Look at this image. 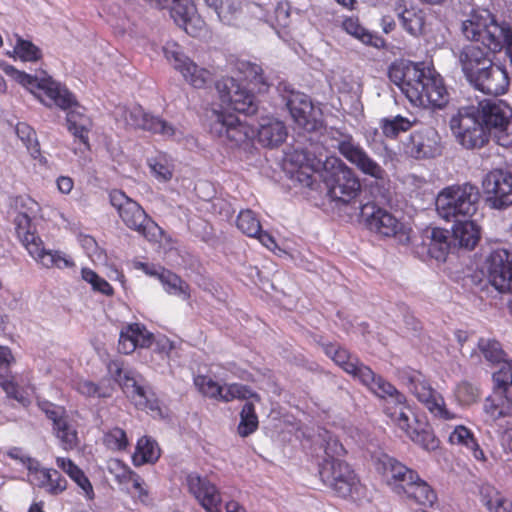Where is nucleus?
I'll use <instances>...</instances> for the list:
<instances>
[{
  "label": "nucleus",
  "mask_w": 512,
  "mask_h": 512,
  "mask_svg": "<svg viewBox=\"0 0 512 512\" xmlns=\"http://www.w3.org/2000/svg\"><path fill=\"white\" fill-rule=\"evenodd\" d=\"M108 372L122 387L127 396L135 401L136 405L142 406L145 404L146 392L140 385V376L135 371L124 368L123 364L119 361H111L108 364Z\"/></svg>",
  "instance_id": "25"
},
{
  "label": "nucleus",
  "mask_w": 512,
  "mask_h": 512,
  "mask_svg": "<svg viewBox=\"0 0 512 512\" xmlns=\"http://www.w3.org/2000/svg\"><path fill=\"white\" fill-rule=\"evenodd\" d=\"M403 383L409 391L425 405L435 417L443 420H451L456 416L445 405L444 398L433 389L426 377L419 371L407 370L401 375Z\"/></svg>",
  "instance_id": "13"
},
{
  "label": "nucleus",
  "mask_w": 512,
  "mask_h": 512,
  "mask_svg": "<svg viewBox=\"0 0 512 512\" xmlns=\"http://www.w3.org/2000/svg\"><path fill=\"white\" fill-rule=\"evenodd\" d=\"M449 128L456 142L465 149L481 148L490 137L474 105L459 107L450 117Z\"/></svg>",
  "instance_id": "7"
},
{
  "label": "nucleus",
  "mask_w": 512,
  "mask_h": 512,
  "mask_svg": "<svg viewBox=\"0 0 512 512\" xmlns=\"http://www.w3.org/2000/svg\"><path fill=\"white\" fill-rule=\"evenodd\" d=\"M189 492L207 512H220L221 495L207 477L191 473L186 477Z\"/></svg>",
  "instance_id": "24"
},
{
  "label": "nucleus",
  "mask_w": 512,
  "mask_h": 512,
  "mask_svg": "<svg viewBox=\"0 0 512 512\" xmlns=\"http://www.w3.org/2000/svg\"><path fill=\"white\" fill-rule=\"evenodd\" d=\"M323 438V448L325 452L324 459H340L339 457L345 453L343 445L330 432L324 431L320 435Z\"/></svg>",
  "instance_id": "57"
},
{
  "label": "nucleus",
  "mask_w": 512,
  "mask_h": 512,
  "mask_svg": "<svg viewBox=\"0 0 512 512\" xmlns=\"http://www.w3.org/2000/svg\"><path fill=\"white\" fill-rule=\"evenodd\" d=\"M480 496L482 503L490 511L494 505L499 504L503 497L500 493L490 485H482L480 488Z\"/></svg>",
  "instance_id": "61"
},
{
  "label": "nucleus",
  "mask_w": 512,
  "mask_h": 512,
  "mask_svg": "<svg viewBox=\"0 0 512 512\" xmlns=\"http://www.w3.org/2000/svg\"><path fill=\"white\" fill-rule=\"evenodd\" d=\"M388 76L414 106L441 109L449 101L442 79L426 70L423 63L395 62L389 67Z\"/></svg>",
  "instance_id": "2"
},
{
  "label": "nucleus",
  "mask_w": 512,
  "mask_h": 512,
  "mask_svg": "<svg viewBox=\"0 0 512 512\" xmlns=\"http://www.w3.org/2000/svg\"><path fill=\"white\" fill-rule=\"evenodd\" d=\"M15 133L17 137L22 141V143L26 146L30 155L37 159L40 152V144L36 137V132L34 129L29 126L27 123L18 122L15 126Z\"/></svg>",
  "instance_id": "45"
},
{
  "label": "nucleus",
  "mask_w": 512,
  "mask_h": 512,
  "mask_svg": "<svg viewBox=\"0 0 512 512\" xmlns=\"http://www.w3.org/2000/svg\"><path fill=\"white\" fill-rule=\"evenodd\" d=\"M4 72L12 79L29 89L42 103L51 107L55 105L63 110H68V130L83 143L88 141V132L92 126L91 119L85 113V108L80 106L75 96L59 82L50 76L38 78L19 71L10 65H2Z\"/></svg>",
  "instance_id": "1"
},
{
  "label": "nucleus",
  "mask_w": 512,
  "mask_h": 512,
  "mask_svg": "<svg viewBox=\"0 0 512 512\" xmlns=\"http://www.w3.org/2000/svg\"><path fill=\"white\" fill-rule=\"evenodd\" d=\"M13 54L24 61H36L40 58L41 52L32 42L17 37V44L13 49Z\"/></svg>",
  "instance_id": "54"
},
{
  "label": "nucleus",
  "mask_w": 512,
  "mask_h": 512,
  "mask_svg": "<svg viewBox=\"0 0 512 512\" xmlns=\"http://www.w3.org/2000/svg\"><path fill=\"white\" fill-rule=\"evenodd\" d=\"M477 347L480 354L492 365L500 364L506 359V353L495 339L480 338Z\"/></svg>",
  "instance_id": "43"
},
{
  "label": "nucleus",
  "mask_w": 512,
  "mask_h": 512,
  "mask_svg": "<svg viewBox=\"0 0 512 512\" xmlns=\"http://www.w3.org/2000/svg\"><path fill=\"white\" fill-rule=\"evenodd\" d=\"M480 227L471 218L455 221L451 243L455 249L473 250L480 240Z\"/></svg>",
  "instance_id": "30"
},
{
  "label": "nucleus",
  "mask_w": 512,
  "mask_h": 512,
  "mask_svg": "<svg viewBox=\"0 0 512 512\" xmlns=\"http://www.w3.org/2000/svg\"><path fill=\"white\" fill-rule=\"evenodd\" d=\"M500 364L501 368L493 374L495 389L508 391V387L512 385V362L505 359Z\"/></svg>",
  "instance_id": "60"
},
{
  "label": "nucleus",
  "mask_w": 512,
  "mask_h": 512,
  "mask_svg": "<svg viewBox=\"0 0 512 512\" xmlns=\"http://www.w3.org/2000/svg\"><path fill=\"white\" fill-rule=\"evenodd\" d=\"M365 386L378 398L384 401L383 410L390 407L391 410L403 409L406 404V397L393 384L382 376L373 374V379Z\"/></svg>",
  "instance_id": "29"
},
{
  "label": "nucleus",
  "mask_w": 512,
  "mask_h": 512,
  "mask_svg": "<svg viewBox=\"0 0 512 512\" xmlns=\"http://www.w3.org/2000/svg\"><path fill=\"white\" fill-rule=\"evenodd\" d=\"M122 477L133 483V487L138 490H143L142 480L139 475L127 467H123Z\"/></svg>",
  "instance_id": "64"
},
{
  "label": "nucleus",
  "mask_w": 512,
  "mask_h": 512,
  "mask_svg": "<svg viewBox=\"0 0 512 512\" xmlns=\"http://www.w3.org/2000/svg\"><path fill=\"white\" fill-rule=\"evenodd\" d=\"M489 136L503 147L512 146V107L504 100L485 99L475 106Z\"/></svg>",
  "instance_id": "11"
},
{
  "label": "nucleus",
  "mask_w": 512,
  "mask_h": 512,
  "mask_svg": "<svg viewBox=\"0 0 512 512\" xmlns=\"http://www.w3.org/2000/svg\"><path fill=\"white\" fill-rule=\"evenodd\" d=\"M403 494H405L409 500L425 508L432 507L437 500V495L434 490L419 476L418 480L413 481Z\"/></svg>",
  "instance_id": "36"
},
{
  "label": "nucleus",
  "mask_w": 512,
  "mask_h": 512,
  "mask_svg": "<svg viewBox=\"0 0 512 512\" xmlns=\"http://www.w3.org/2000/svg\"><path fill=\"white\" fill-rule=\"evenodd\" d=\"M152 334L144 326L134 323L122 328L120 332L118 350L123 354L134 352L137 347L147 348L152 344Z\"/></svg>",
  "instance_id": "31"
},
{
  "label": "nucleus",
  "mask_w": 512,
  "mask_h": 512,
  "mask_svg": "<svg viewBox=\"0 0 512 512\" xmlns=\"http://www.w3.org/2000/svg\"><path fill=\"white\" fill-rule=\"evenodd\" d=\"M283 92L282 99L295 123L304 130L317 131L322 127L321 111L313 106L310 98L299 91L281 83L278 87Z\"/></svg>",
  "instance_id": "14"
},
{
  "label": "nucleus",
  "mask_w": 512,
  "mask_h": 512,
  "mask_svg": "<svg viewBox=\"0 0 512 512\" xmlns=\"http://www.w3.org/2000/svg\"><path fill=\"white\" fill-rule=\"evenodd\" d=\"M204 2L216 13L219 21L226 25L234 24L242 13V0H204Z\"/></svg>",
  "instance_id": "35"
},
{
  "label": "nucleus",
  "mask_w": 512,
  "mask_h": 512,
  "mask_svg": "<svg viewBox=\"0 0 512 512\" xmlns=\"http://www.w3.org/2000/svg\"><path fill=\"white\" fill-rule=\"evenodd\" d=\"M57 466L62 469L77 485L85 492L89 499L94 496L93 487L84 472L76 466L70 459L58 457Z\"/></svg>",
  "instance_id": "40"
},
{
  "label": "nucleus",
  "mask_w": 512,
  "mask_h": 512,
  "mask_svg": "<svg viewBox=\"0 0 512 512\" xmlns=\"http://www.w3.org/2000/svg\"><path fill=\"white\" fill-rule=\"evenodd\" d=\"M288 132L285 124L273 117L261 119L257 131V140L267 148L280 146L287 138Z\"/></svg>",
  "instance_id": "32"
},
{
  "label": "nucleus",
  "mask_w": 512,
  "mask_h": 512,
  "mask_svg": "<svg viewBox=\"0 0 512 512\" xmlns=\"http://www.w3.org/2000/svg\"><path fill=\"white\" fill-rule=\"evenodd\" d=\"M275 22L280 26H287L289 19V5L287 2L279 1L274 6Z\"/></svg>",
  "instance_id": "63"
},
{
  "label": "nucleus",
  "mask_w": 512,
  "mask_h": 512,
  "mask_svg": "<svg viewBox=\"0 0 512 512\" xmlns=\"http://www.w3.org/2000/svg\"><path fill=\"white\" fill-rule=\"evenodd\" d=\"M485 202L495 210H504L512 205V172L494 169L482 180Z\"/></svg>",
  "instance_id": "17"
},
{
  "label": "nucleus",
  "mask_w": 512,
  "mask_h": 512,
  "mask_svg": "<svg viewBox=\"0 0 512 512\" xmlns=\"http://www.w3.org/2000/svg\"><path fill=\"white\" fill-rule=\"evenodd\" d=\"M415 444L427 451H434L439 447V441L429 429L412 428L406 434Z\"/></svg>",
  "instance_id": "49"
},
{
  "label": "nucleus",
  "mask_w": 512,
  "mask_h": 512,
  "mask_svg": "<svg viewBox=\"0 0 512 512\" xmlns=\"http://www.w3.org/2000/svg\"><path fill=\"white\" fill-rule=\"evenodd\" d=\"M322 482L340 497L347 498L357 491L359 480L351 467L341 459H323L319 465Z\"/></svg>",
  "instance_id": "15"
},
{
  "label": "nucleus",
  "mask_w": 512,
  "mask_h": 512,
  "mask_svg": "<svg viewBox=\"0 0 512 512\" xmlns=\"http://www.w3.org/2000/svg\"><path fill=\"white\" fill-rule=\"evenodd\" d=\"M127 125L161 134L164 137H174L176 130L165 120L146 113L141 106H134L125 111L124 115Z\"/></svg>",
  "instance_id": "26"
},
{
  "label": "nucleus",
  "mask_w": 512,
  "mask_h": 512,
  "mask_svg": "<svg viewBox=\"0 0 512 512\" xmlns=\"http://www.w3.org/2000/svg\"><path fill=\"white\" fill-rule=\"evenodd\" d=\"M160 282L165 291L169 294L179 296L183 300H188L190 298L189 285L170 270H166L160 274Z\"/></svg>",
  "instance_id": "42"
},
{
  "label": "nucleus",
  "mask_w": 512,
  "mask_h": 512,
  "mask_svg": "<svg viewBox=\"0 0 512 512\" xmlns=\"http://www.w3.org/2000/svg\"><path fill=\"white\" fill-rule=\"evenodd\" d=\"M163 53L174 69L194 88H204L212 80L210 71L188 58L176 42L168 41L163 46Z\"/></svg>",
  "instance_id": "16"
},
{
  "label": "nucleus",
  "mask_w": 512,
  "mask_h": 512,
  "mask_svg": "<svg viewBox=\"0 0 512 512\" xmlns=\"http://www.w3.org/2000/svg\"><path fill=\"white\" fill-rule=\"evenodd\" d=\"M2 390L6 393L8 402L15 400L21 407L27 408L30 403V393L28 388L19 386L14 380L4 378L2 375Z\"/></svg>",
  "instance_id": "47"
},
{
  "label": "nucleus",
  "mask_w": 512,
  "mask_h": 512,
  "mask_svg": "<svg viewBox=\"0 0 512 512\" xmlns=\"http://www.w3.org/2000/svg\"><path fill=\"white\" fill-rule=\"evenodd\" d=\"M359 207L360 215L370 231L384 237H394L400 244L405 245L410 242L412 229L389 211L373 203H366Z\"/></svg>",
  "instance_id": "12"
},
{
  "label": "nucleus",
  "mask_w": 512,
  "mask_h": 512,
  "mask_svg": "<svg viewBox=\"0 0 512 512\" xmlns=\"http://www.w3.org/2000/svg\"><path fill=\"white\" fill-rule=\"evenodd\" d=\"M323 350L338 366L358 378L363 385L373 379L372 369L360 362L357 357L352 356L346 349L333 343H327L323 345Z\"/></svg>",
  "instance_id": "23"
},
{
  "label": "nucleus",
  "mask_w": 512,
  "mask_h": 512,
  "mask_svg": "<svg viewBox=\"0 0 512 512\" xmlns=\"http://www.w3.org/2000/svg\"><path fill=\"white\" fill-rule=\"evenodd\" d=\"M483 409L493 421L512 416V398L508 396V391L495 389L493 394L485 399Z\"/></svg>",
  "instance_id": "34"
},
{
  "label": "nucleus",
  "mask_w": 512,
  "mask_h": 512,
  "mask_svg": "<svg viewBox=\"0 0 512 512\" xmlns=\"http://www.w3.org/2000/svg\"><path fill=\"white\" fill-rule=\"evenodd\" d=\"M479 198V189L471 183L448 186L436 197L437 214L448 222L472 218L478 210Z\"/></svg>",
  "instance_id": "6"
},
{
  "label": "nucleus",
  "mask_w": 512,
  "mask_h": 512,
  "mask_svg": "<svg viewBox=\"0 0 512 512\" xmlns=\"http://www.w3.org/2000/svg\"><path fill=\"white\" fill-rule=\"evenodd\" d=\"M38 485L52 495L62 493L67 487L66 479L55 469L33 467Z\"/></svg>",
  "instance_id": "37"
},
{
  "label": "nucleus",
  "mask_w": 512,
  "mask_h": 512,
  "mask_svg": "<svg viewBox=\"0 0 512 512\" xmlns=\"http://www.w3.org/2000/svg\"><path fill=\"white\" fill-rule=\"evenodd\" d=\"M412 125V121L400 115L392 118H383L380 122L383 134L389 138H395L400 132L408 131Z\"/></svg>",
  "instance_id": "48"
},
{
  "label": "nucleus",
  "mask_w": 512,
  "mask_h": 512,
  "mask_svg": "<svg viewBox=\"0 0 512 512\" xmlns=\"http://www.w3.org/2000/svg\"><path fill=\"white\" fill-rule=\"evenodd\" d=\"M449 442L454 445L456 444L466 447L477 460L485 459L484 452L479 447L474 435L465 426H456L449 436Z\"/></svg>",
  "instance_id": "39"
},
{
  "label": "nucleus",
  "mask_w": 512,
  "mask_h": 512,
  "mask_svg": "<svg viewBox=\"0 0 512 512\" xmlns=\"http://www.w3.org/2000/svg\"><path fill=\"white\" fill-rule=\"evenodd\" d=\"M111 205L117 210L119 217L131 230L146 238L156 241L161 228L146 214L142 207L120 190H112L109 194Z\"/></svg>",
  "instance_id": "8"
},
{
  "label": "nucleus",
  "mask_w": 512,
  "mask_h": 512,
  "mask_svg": "<svg viewBox=\"0 0 512 512\" xmlns=\"http://www.w3.org/2000/svg\"><path fill=\"white\" fill-rule=\"evenodd\" d=\"M394 10L400 25L408 34L419 37L424 33L426 23L424 10L414 6L406 7L402 1L396 3Z\"/></svg>",
  "instance_id": "33"
},
{
  "label": "nucleus",
  "mask_w": 512,
  "mask_h": 512,
  "mask_svg": "<svg viewBox=\"0 0 512 512\" xmlns=\"http://www.w3.org/2000/svg\"><path fill=\"white\" fill-rule=\"evenodd\" d=\"M455 396L460 404L471 405L477 401L479 390L476 386L464 381L457 386Z\"/></svg>",
  "instance_id": "59"
},
{
  "label": "nucleus",
  "mask_w": 512,
  "mask_h": 512,
  "mask_svg": "<svg viewBox=\"0 0 512 512\" xmlns=\"http://www.w3.org/2000/svg\"><path fill=\"white\" fill-rule=\"evenodd\" d=\"M210 131L231 147L247 142L254 135V130L249 125L241 122L235 115L226 113L216 114Z\"/></svg>",
  "instance_id": "19"
},
{
  "label": "nucleus",
  "mask_w": 512,
  "mask_h": 512,
  "mask_svg": "<svg viewBox=\"0 0 512 512\" xmlns=\"http://www.w3.org/2000/svg\"><path fill=\"white\" fill-rule=\"evenodd\" d=\"M105 446L114 451L124 450L128 445L126 433L121 428L115 427L104 435Z\"/></svg>",
  "instance_id": "56"
},
{
  "label": "nucleus",
  "mask_w": 512,
  "mask_h": 512,
  "mask_svg": "<svg viewBox=\"0 0 512 512\" xmlns=\"http://www.w3.org/2000/svg\"><path fill=\"white\" fill-rule=\"evenodd\" d=\"M428 253L431 257L440 260L445 259L446 254L453 250L451 232L441 228H433L430 231Z\"/></svg>",
  "instance_id": "38"
},
{
  "label": "nucleus",
  "mask_w": 512,
  "mask_h": 512,
  "mask_svg": "<svg viewBox=\"0 0 512 512\" xmlns=\"http://www.w3.org/2000/svg\"><path fill=\"white\" fill-rule=\"evenodd\" d=\"M39 211L36 201L27 195L12 197L8 203L7 215L12 219L15 233L33 259L46 268H68L74 266L71 259L60 251L46 250L36 233L32 219Z\"/></svg>",
  "instance_id": "3"
},
{
  "label": "nucleus",
  "mask_w": 512,
  "mask_h": 512,
  "mask_svg": "<svg viewBox=\"0 0 512 512\" xmlns=\"http://www.w3.org/2000/svg\"><path fill=\"white\" fill-rule=\"evenodd\" d=\"M77 391L86 397L108 398L112 395V389L103 388L89 380H80L76 384Z\"/></svg>",
  "instance_id": "53"
},
{
  "label": "nucleus",
  "mask_w": 512,
  "mask_h": 512,
  "mask_svg": "<svg viewBox=\"0 0 512 512\" xmlns=\"http://www.w3.org/2000/svg\"><path fill=\"white\" fill-rule=\"evenodd\" d=\"M412 413L410 407L406 404L403 409L391 410L390 407L385 409V414L398 425L406 434L412 429L410 425V414Z\"/></svg>",
  "instance_id": "55"
},
{
  "label": "nucleus",
  "mask_w": 512,
  "mask_h": 512,
  "mask_svg": "<svg viewBox=\"0 0 512 512\" xmlns=\"http://www.w3.org/2000/svg\"><path fill=\"white\" fill-rule=\"evenodd\" d=\"M258 417L255 413L254 403L247 401L240 412L238 433L241 437H247L258 428Z\"/></svg>",
  "instance_id": "46"
},
{
  "label": "nucleus",
  "mask_w": 512,
  "mask_h": 512,
  "mask_svg": "<svg viewBox=\"0 0 512 512\" xmlns=\"http://www.w3.org/2000/svg\"><path fill=\"white\" fill-rule=\"evenodd\" d=\"M329 137L335 142L334 148L360 172L375 180H384L387 177L385 169L364 150L351 134L332 128L329 131Z\"/></svg>",
  "instance_id": "10"
},
{
  "label": "nucleus",
  "mask_w": 512,
  "mask_h": 512,
  "mask_svg": "<svg viewBox=\"0 0 512 512\" xmlns=\"http://www.w3.org/2000/svg\"><path fill=\"white\" fill-rule=\"evenodd\" d=\"M388 484L397 494H403L406 488L418 480V473L395 458L384 455L380 460Z\"/></svg>",
  "instance_id": "28"
},
{
  "label": "nucleus",
  "mask_w": 512,
  "mask_h": 512,
  "mask_svg": "<svg viewBox=\"0 0 512 512\" xmlns=\"http://www.w3.org/2000/svg\"><path fill=\"white\" fill-rule=\"evenodd\" d=\"M388 484L397 494H403L406 488L418 480V473L395 458L384 455L380 460Z\"/></svg>",
  "instance_id": "27"
},
{
  "label": "nucleus",
  "mask_w": 512,
  "mask_h": 512,
  "mask_svg": "<svg viewBox=\"0 0 512 512\" xmlns=\"http://www.w3.org/2000/svg\"><path fill=\"white\" fill-rule=\"evenodd\" d=\"M194 384L198 391L209 398L230 402L234 399L260 401L258 394L254 393L247 386L233 383L221 386L212 378L205 375H198L194 378Z\"/></svg>",
  "instance_id": "20"
},
{
  "label": "nucleus",
  "mask_w": 512,
  "mask_h": 512,
  "mask_svg": "<svg viewBox=\"0 0 512 512\" xmlns=\"http://www.w3.org/2000/svg\"><path fill=\"white\" fill-rule=\"evenodd\" d=\"M7 456L12 460H15L23 467L28 468L30 471L33 470V460L28 456V454L19 447H13L7 451Z\"/></svg>",
  "instance_id": "62"
},
{
  "label": "nucleus",
  "mask_w": 512,
  "mask_h": 512,
  "mask_svg": "<svg viewBox=\"0 0 512 512\" xmlns=\"http://www.w3.org/2000/svg\"><path fill=\"white\" fill-rule=\"evenodd\" d=\"M236 69L240 74L244 76L245 79L254 85H259L260 91L262 88L266 89L269 87L270 84L264 76L261 66L249 61L240 60L236 63Z\"/></svg>",
  "instance_id": "44"
},
{
  "label": "nucleus",
  "mask_w": 512,
  "mask_h": 512,
  "mask_svg": "<svg viewBox=\"0 0 512 512\" xmlns=\"http://www.w3.org/2000/svg\"><path fill=\"white\" fill-rule=\"evenodd\" d=\"M38 407L53 423V430L65 450L77 446V431L70 424L63 407L55 405L47 400H38Z\"/></svg>",
  "instance_id": "21"
},
{
  "label": "nucleus",
  "mask_w": 512,
  "mask_h": 512,
  "mask_svg": "<svg viewBox=\"0 0 512 512\" xmlns=\"http://www.w3.org/2000/svg\"><path fill=\"white\" fill-rule=\"evenodd\" d=\"M149 166L158 180L168 181L171 179L172 165L164 156H158L149 160Z\"/></svg>",
  "instance_id": "58"
},
{
  "label": "nucleus",
  "mask_w": 512,
  "mask_h": 512,
  "mask_svg": "<svg viewBox=\"0 0 512 512\" xmlns=\"http://www.w3.org/2000/svg\"><path fill=\"white\" fill-rule=\"evenodd\" d=\"M405 149L415 159L434 158L441 154V137L433 127H423L410 135Z\"/></svg>",
  "instance_id": "22"
},
{
  "label": "nucleus",
  "mask_w": 512,
  "mask_h": 512,
  "mask_svg": "<svg viewBox=\"0 0 512 512\" xmlns=\"http://www.w3.org/2000/svg\"><path fill=\"white\" fill-rule=\"evenodd\" d=\"M491 52L476 44L463 46L456 54L467 82L485 95L501 96L508 92L510 76L504 65L494 63Z\"/></svg>",
  "instance_id": "4"
},
{
  "label": "nucleus",
  "mask_w": 512,
  "mask_h": 512,
  "mask_svg": "<svg viewBox=\"0 0 512 512\" xmlns=\"http://www.w3.org/2000/svg\"><path fill=\"white\" fill-rule=\"evenodd\" d=\"M160 457V449L158 444L148 437L139 439L136 452L133 455V463L136 466L145 463H154Z\"/></svg>",
  "instance_id": "41"
},
{
  "label": "nucleus",
  "mask_w": 512,
  "mask_h": 512,
  "mask_svg": "<svg viewBox=\"0 0 512 512\" xmlns=\"http://www.w3.org/2000/svg\"><path fill=\"white\" fill-rule=\"evenodd\" d=\"M343 29L350 35L354 36L356 39H359L364 44L377 46L376 42H373L374 39L378 40L377 38H374V36L366 30L364 27H362L359 23L358 19L355 18H347L343 21Z\"/></svg>",
  "instance_id": "51"
},
{
  "label": "nucleus",
  "mask_w": 512,
  "mask_h": 512,
  "mask_svg": "<svg viewBox=\"0 0 512 512\" xmlns=\"http://www.w3.org/2000/svg\"><path fill=\"white\" fill-rule=\"evenodd\" d=\"M461 31L467 40L481 43L493 54L504 49L512 66V25L509 22L498 20L489 10H474L462 22Z\"/></svg>",
  "instance_id": "5"
},
{
  "label": "nucleus",
  "mask_w": 512,
  "mask_h": 512,
  "mask_svg": "<svg viewBox=\"0 0 512 512\" xmlns=\"http://www.w3.org/2000/svg\"><path fill=\"white\" fill-rule=\"evenodd\" d=\"M215 86L222 104L227 108L245 115L257 112L255 96L233 77H222Z\"/></svg>",
  "instance_id": "18"
},
{
  "label": "nucleus",
  "mask_w": 512,
  "mask_h": 512,
  "mask_svg": "<svg viewBox=\"0 0 512 512\" xmlns=\"http://www.w3.org/2000/svg\"><path fill=\"white\" fill-rule=\"evenodd\" d=\"M81 274L83 280L91 284L94 291L100 292L107 296L113 294L112 286L104 278L98 276L93 270L84 268L82 269Z\"/></svg>",
  "instance_id": "52"
},
{
  "label": "nucleus",
  "mask_w": 512,
  "mask_h": 512,
  "mask_svg": "<svg viewBox=\"0 0 512 512\" xmlns=\"http://www.w3.org/2000/svg\"><path fill=\"white\" fill-rule=\"evenodd\" d=\"M237 227L247 236H255L260 232V221L252 210H243L239 213L236 221Z\"/></svg>",
  "instance_id": "50"
},
{
  "label": "nucleus",
  "mask_w": 512,
  "mask_h": 512,
  "mask_svg": "<svg viewBox=\"0 0 512 512\" xmlns=\"http://www.w3.org/2000/svg\"><path fill=\"white\" fill-rule=\"evenodd\" d=\"M325 168L328 172L326 184L331 199L343 204L355 202L361 194L362 186L354 170L336 157L327 161Z\"/></svg>",
  "instance_id": "9"
}]
</instances>
